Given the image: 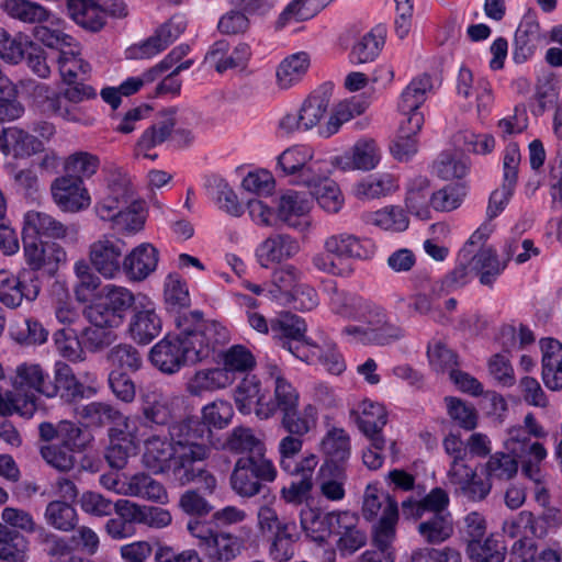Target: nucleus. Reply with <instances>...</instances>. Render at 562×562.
<instances>
[{"instance_id":"3c124183","label":"nucleus","mask_w":562,"mask_h":562,"mask_svg":"<svg viewBox=\"0 0 562 562\" xmlns=\"http://www.w3.org/2000/svg\"><path fill=\"white\" fill-rule=\"evenodd\" d=\"M74 272L77 282L74 286L76 300L80 303L89 302L101 285L100 278L91 270V265L81 259L75 262Z\"/></svg>"},{"instance_id":"0eeeda50","label":"nucleus","mask_w":562,"mask_h":562,"mask_svg":"<svg viewBox=\"0 0 562 562\" xmlns=\"http://www.w3.org/2000/svg\"><path fill=\"white\" fill-rule=\"evenodd\" d=\"M127 244L114 234H103L89 246L91 267L104 279H115L123 268Z\"/></svg>"},{"instance_id":"1a4fd4ad","label":"nucleus","mask_w":562,"mask_h":562,"mask_svg":"<svg viewBox=\"0 0 562 562\" xmlns=\"http://www.w3.org/2000/svg\"><path fill=\"white\" fill-rule=\"evenodd\" d=\"M432 89L430 76L422 75L414 78L401 94L398 109L406 119L401 123L400 133L415 137L424 124V115L419 112L427 93Z\"/></svg>"},{"instance_id":"4468645a","label":"nucleus","mask_w":562,"mask_h":562,"mask_svg":"<svg viewBox=\"0 0 562 562\" xmlns=\"http://www.w3.org/2000/svg\"><path fill=\"white\" fill-rule=\"evenodd\" d=\"M76 234L74 225H65L46 212L31 210L24 215L22 235L26 238L66 239L74 238Z\"/></svg>"},{"instance_id":"603ef678","label":"nucleus","mask_w":562,"mask_h":562,"mask_svg":"<svg viewBox=\"0 0 562 562\" xmlns=\"http://www.w3.org/2000/svg\"><path fill=\"white\" fill-rule=\"evenodd\" d=\"M467 554L473 562H503L506 554V547L493 536L484 541L470 540L467 546Z\"/></svg>"},{"instance_id":"c9c22d12","label":"nucleus","mask_w":562,"mask_h":562,"mask_svg":"<svg viewBox=\"0 0 562 562\" xmlns=\"http://www.w3.org/2000/svg\"><path fill=\"white\" fill-rule=\"evenodd\" d=\"M68 48L69 49H61V52L58 53L56 61L63 81L67 85H74L78 80L86 79L91 67L89 63L81 57L77 43L76 46Z\"/></svg>"},{"instance_id":"6ab92c4d","label":"nucleus","mask_w":562,"mask_h":562,"mask_svg":"<svg viewBox=\"0 0 562 562\" xmlns=\"http://www.w3.org/2000/svg\"><path fill=\"white\" fill-rule=\"evenodd\" d=\"M159 251L149 243H143L124 255L122 271L128 280L140 282L156 271Z\"/></svg>"},{"instance_id":"20e7f679","label":"nucleus","mask_w":562,"mask_h":562,"mask_svg":"<svg viewBox=\"0 0 562 562\" xmlns=\"http://www.w3.org/2000/svg\"><path fill=\"white\" fill-rule=\"evenodd\" d=\"M278 475L277 468L267 454L240 457L231 474V486L241 497L258 495L263 486L272 483Z\"/></svg>"},{"instance_id":"49530a36","label":"nucleus","mask_w":562,"mask_h":562,"mask_svg":"<svg viewBox=\"0 0 562 562\" xmlns=\"http://www.w3.org/2000/svg\"><path fill=\"white\" fill-rule=\"evenodd\" d=\"M470 269L480 274V281L484 285H491L495 278L506 267V261H498L496 252L491 248H484L469 257Z\"/></svg>"},{"instance_id":"69168bd1","label":"nucleus","mask_w":562,"mask_h":562,"mask_svg":"<svg viewBox=\"0 0 562 562\" xmlns=\"http://www.w3.org/2000/svg\"><path fill=\"white\" fill-rule=\"evenodd\" d=\"M243 539L227 532L217 533L206 553L218 561H231L236 559L244 550Z\"/></svg>"},{"instance_id":"6e6d98bb","label":"nucleus","mask_w":562,"mask_h":562,"mask_svg":"<svg viewBox=\"0 0 562 562\" xmlns=\"http://www.w3.org/2000/svg\"><path fill=\"white\" fill-rule=\"evenodd\" d=\"M418 532L430 543L442 542L453 533L450 513L430 515L418 525Z\"/></svg>"},{"instance_id":"c756f323","label":"nucleus","mask_w":562,"mask_h":562,"mask_svg":"<svg viewBox=\"0 0 562 562\" xmlns=\"http://www.w3.org/2000/svg\"><path fill=\"white\" fill-rule=\"evenodd\" d=\"M67 10L70 18L88 31L98 32L105 24V13L100 0H68Z\"/></svg>"},{"instance_id":"b1692460","label":"nucleus","mask_w":562,"mask_h":562,"mask_svg":"<svg viewBox=\"0 0 562 562\" xmlns=\"http://www.w3.org/2000/svg\"><path fill=\"white\" fill-rule=\"evenodd\" d=\"M324 248L328 254H333L337 258L361 260L372 257L375 250L370 239H360L348 233L327 237L324 241Z\"/></svg>"},{"instance_id":"e2e57ef3","label":"nucleus","mask_w":562,"mask_h":562,"mask_svg":"<svg viewBox=\"0 0 562 562\" xmlns=\"http://www.w3.org/2000/svg\"><path fill=\"white\" fill-rule=\"evenodd\" d=\"M36 541L42 547V550L52 559L67 558L75 551L70 538L60 537L44 527L38 528Z\"/></svg>"},{"instance_id":"e433bc0d","label":"nucleus","mask_w":562,"mask_h":562,"mask_svg":"<svg viewBox=\"0 0 562 562\" xmlns=\"http://www.w3.org/2000/svg\"><path fill=\"white\" fill-rule=\"evenodd\" d=\"M126 496L138 497L150 502L166 503L168 494L164 485L144 472L127 476Z\"/></svg>"},{"instance_id":"4d7b16f0","label":"nucleus","mask_w":562,"mask_h":562,"mask_svg":"<svg viewBox=\"0 0 562 562\" xmlns=\"http://www.w3.org/2000/svg\"><path fill=\"white\" fill-rule=\"evenodd\" d=\"M272 329L280 331V344L288 350L290 341L294 346L305 338L306 324L297 315L284 313L272 324Z\"/></svg>"},{"instance_id":"f8f14e48","label":"nucleus","mask_w":562,"mask_h":562,"mask_svg":"<svg viewBox=\"0 0 562 562\" xmlns=\"http://www.w3.org/2000/svg\"><path fill=\"white\" fill-rule=\"evenodd\" d=\"M135 201L131 180L121 172L113 173L104 192V195L95 205L97 215L102 221H112L119 211L133 204Z\"/></svg>"},{"instance_id":"8fccbe9b","label":"nucleus","mask_w":562,"mask_h":562,"mask_svg":"<svg viewBox=\"0 0 562 562\" xmlns=\"http://www.w3.org/2000/svg\"><path fill=\"white\" fill-rule=\"evenodd\" d=\"M49 381L48 373L38 363L24 362L16 367L13 386L16 393L34 390L43 394Z\"/></svg>"},{"instance_id":"393cba45","label":"nucleus","mask_w":562,"mask_h":562,"mask_svg":"<svg viewBox=\"0 0 562 562\" xmlns=\"http://www.w3.org/2000/svg\"><path fill=\"white\" fill-rule=\"evenodd\" d=\"M46 397L59 395L67 402L83 396V385L77 380L71 368L65 362H56L54 379L47 382L43 390Z\"/></svg>"},{"instance_id":"2eb2a0df","label":"nucleus","mask_w":562,"mask_h":562,"mask_svg":"<svg viewBox=\"0 0 562 562\" xmlns=\"http://www.w3.org/2000/svg\"><path fill=\"white\" fill-rule=\"evenodd\" d=\"M179 396L165 394L157 387H147L140 395L142 414L146 423L168 425L176 416Z\"/></svg>"},{"instance_id":"052dcab7","label":"nucleus","mask_w":562,"mask_h":562,"mask_svg":"<svg viewBox=\"0 0 562 562\" xmlns=\"http://www.w3.org/2000/svg\"><path fill=\"white\" fill-rule=\"evenodd\" d=\"M364 220L367 223L385 231L403 232L408 227V218L404 211L396 206L367 213Z\"/></svg>"},{"instance_id":"473e14b6","label":"nucleus","mask_w":562,"mask_h":562,"mask_svg":"<svg viewBox=\"0 0 562 562\" xmlns=\"http://www.w3.org/2000/svg\"><path fill=\"white\" fill-rule=\"evenodd\" d=\"M311 65L310 55L305 52L294 53L285 57L277 67V86L288 90L302 81Z\"/></svg>"},{"instance_id":"aec40b11","label":"nucleus","mask_w":562,"mask_h":562,"mask_svg":"<svg viewBox=\"0 0 562 562\" xmlns=\"http://www.w3.org/2000/svg\"><path fill=\"white\" fill-rule=\"evenodd\" d=\"M300 251L299 241L288 234H272L256 248V258L262 268L281 263Z\"/></svg>"},{"instance_id":"4c0bfd02","label":"nucleus","mask_w":562,"mask_h":562,"mask_svg":"<svg viewBox=\"0 0 562 562\" xmlns=\"http://www.w3.org/2000/svg\"><path fill=\"white\" fill-rule=\"evenodd\" d=\"M232 385L220 367L201 369L187 382L186 390L192 396H202Z\"/></svg>"},{"instance_id":"f03ea898","label":"nucleus","mask_w":562,"mask_h":562,"mask_svg":"<svg viewBox=\"0 0 562 562\" xmlns=\"http://www.w3.org/2000/svg\"><path fill=\"white\" fill-rule=\"evenodd\" d=\"M362 516L373 521V543L375 551L362 554V562H393L395 552L392 543L396 536L398 520L397 502L378 484H368L362 499Z\"/></svg>"},{"instance_id":"7ed1b4c3","label":"nucleus","mask_w":562,"mask_h":562,"mask_svg":"<svg viewBox=\"0 0 562 562\" xmlns=\"http://www.w3.org/2000/svg\"><path fill=\"white\" fill-rule=\"evenodd\" d=\"M177 334L188 349L189 361L194 363L210 357L227 338V330L214 321H203L200 312L183 313L177 319Z\"/></svg>"},{"instance_id":"2f4dec72","label":"nucleus","mask_w":562,"mask_h":562,"mask_svg":"<svg viewBox=\"0 0 562 562\" xmlns=\"http://www.w3.org/2000/svg\"><path fill=\"white\" fill-rule=\"evenodd\" d=\"M542 38L543 35L536 16L533 14L525 15L515 33V59L524 61L530 57Z\"/></svg>"},{"instance_id":"ea45409f","label":"nucleus","mask_w":562,"mask_h":562,"mask_svg":"<svg viewBox=\"0 0 562 562\" xmlns=\"http://www.w3.org/2000/svg\"><path fill=\"white\" fill-rule=\"evenodd\" d=\"M60 25L61 21L50 14L48 21L38 23L33 29V36L43 45L58 49V53L67 47L76 46L74 37L65 33Z\"/></svg>"},{"instance_id":"4be33fe9","label":"nucleus","mask_w":562,"mask_h":562,"mask_svg":"<svg viewBox=\"0 0 562 562\" xmlns=\"http://www.w3.org/2000/svg\"><path fill=\"white\" fill-rule=\"evenodd\" d=\"M186 27L187 21L183 15H172L157 29L153 36L137 47V56L149 58L157 55L173 43L184 32Z\"/></svg>"},{"instance_id":"39448f33","label":"nucleus","mask_w":562,"mask_h":562,"mask_svg":"<svg viewBox=\"0 0 562 562\" xmlns=\"http://www.w3.org/2000/svg\"><path fill=\"white\" fill-rule=\"evenodd\" d=\"M135 304L134 293L121 285L105 284L100 302L86 310L90 324L98 326H120L126 312Z\"/></svg>"},{"instance_id":"72a5a7b5","label":"nucleus","mask_w":562,"mask_h":562,"mask_svg":"<svg viewBox=\"0 0 562 562\" xmlns=\"http://www.w3.org/2000/svg\"><path fill=\"white\" fill-rule=\"evenodd\" d=\"M78 414L91 427L115 425L124 426L125 429L128 428V418L109 403L91 402L82 406Z\"/></svg>"},{"instance_id":"423d86ee","label":"nucleus","mask_w":562,"mask_h":562,"mask_svg":"<svg viewBox=\"0 0 562 562\" xmlns=\"http://www.w3.org/2000/svg\"><path fill=\"white\" fill-rule=\"evenodd\" d=\"M505 449L521 464V473L535 483H543L541 464L548 456L539 441H532L520 426L510 427L504 441Z\"/></svg>"},{"instance_id":"dca6fc26","label":"nucleus","mask_w":562,"mask_h":562,"mask_svg":"<svg viewBox=\"0 0 562 562\" xmlns=\"http://www.w3.org/2000/svg\"><path fill=\"white\" fill-rule=\"evenodd\" d=\"M40 293L36 279H25V274L14 276L8 270H0V302L9 308L19 307L23 300L34 301Z\"/></svg>"},{"instance_id":"5701e85b","label":"nucleus","mask_w":562,"mask_h":562,"mask_svg":"<svg viewBox=\"0 0 562 562\" xmlns=\"http://www.w3.org/2000/svg\"><path fill=\"white\" fill-rule=\"evenodd\" d=\"M176 110L164 111L160 116L140 135L136 146L135 155L155 159L157 155L148 151L166 142L176 126Z\"/></svg>"},{"instance_id":"de8ad7c7","label":"nucleus","mask_w":562,"mask_h":562,"mask_svg":"<svg viewBox=\"0 0 562 562\" xmlns=\"http://www.w3.org/2000/svg\"><path fill=\"white\" fill-rule=\"evenodd\" d=\"M1 8L10 18L23 23H44L50 18L46 8L30 0H4Z\"/></svg>"},{"instance_id":"9b49d317","label":"nucleus","mask_w":562,"mask_h":562,"mask_svg":"<svg viewBox=\"0 0 562 562\" xmlns=\"http://www.w3.org/2000/svg\"><path fill=\"white\" fill-rule=\"evenodd\" d=\"M331 308L336 314L363 323L370 329L382 326L386 318V313L381 306L353 295H335L331 299Z\"/></svg>"},{"instance_id":"a878e982","label":"nucleus","mask_w":562,"mask_h":562,"mask_svg":"<svg viewBox=\"0 0 562 562\" xmlns=\"http://www.w3.org/2000/svg\"><path fill=\"white\" fill-rule=\"evenodd\" d=\"M161 330V321L153 303L148 302L142 308L136 307L130 325L131 337L138 344L147 345L155 339Z\"/></svg>"},{"instance_id":"ddd939ff","label":"nucleus","mask_w":562,"mask_h":562,"mask_svg":"<svg viewBox=\"0 0 562 562\" xmlns=\"http://www.w3.org/2000/svg\"><path fill=\"white\" fill-rule=\"evenodd\" d=\"M50 193L55 204L64 212H79L90 204L83 181L72 175L56 178L50 184Z\"/></svg>"},{"instance_id":"cd10ccee","label":"nucleus","mask_w":562,"mask_h":562,"mask_svg":"<svg viewBox=\"0 0 562 562\" xmlns=\"http://www.w3.org/2000/svg\"><path fill=\"white\" fill-rule=\"evenodd\" d=\"M542 380L552 391L562 390V344L553 338L541 341Z\"/></svg>"},{"instance_id":"338daca9","label":"nucleus","mask_w":562,"mask_h":562,"mask_svg":"<svg viewBox=\"0 0 562 562\" xmlns=\"http://www.w3.org/2000/svg\"><path fill=\"white\" fill-rule=\"evenodd\" d=\"M301 527L306 535L317 542H323L329 535L330 528H327L329 513L321 514L317 509L306 507L301 510Z\"/></svg>"},{"instance_id":"37998d69","label":"nucleus","mask_w":562,"mask_h":562,"mask_svg":"<svg viewBox=\"0 0 562 562\" xmlns=\"http://www.w3.org/2000/svg\"><path fill=\"white\" fill-rule=\"evenodd\" d=\"M304 273L294 265H283L273 270L271 274V288L268 291L272 299H284L303 281Z\"/></svg>"},{"instance_id":"79ce46f5","label":"nucleus","mask_w":562,"mask_h":562,"mask_svg":"<svg viewBox=\"0 0 562 562\" xmlns=\"http://www.w3.org/2000/svg\"><path fill=\"white\" fill-rule=\"evenodd\" d=\"M234 400L241 414H250L257 411L261 404H267L260 392V381L256 375H246L237 385Z\"/></svg>"},{"instance_id":"f704fd0d","label":"nucleus","mask_w":562,"mask_h":562,"mask_svg":"<svg viewBox=\"0 0 562 562\" xmlns=\"http://www.w3.org/2000/svg\"><path fill=\"white\" fill-rule=\"evenodd\" d=\"M316 480L319 492L326 499L338 502L345 497L347 476L342 467L323 463L318 470Z\"/></svg>"},{"instance_id":"bf43d9fd","label":"nucleus","mask_w":562,"mask_h":562,"mask_svg":"<svg viewBox=\"0 0 562 562\" xmlns=\"http://www.w3.org/2000/svg\"><path fill=\"white\" fill-rule=\"evenodd\" d=\"M297 539L296 525L293 521L284 522L283 528L276 533L270 547V555L277 562H288L294 557V543Z\"/></svg>"},{"instance_id":"412c9836","label":"nucleus","mask_w":562,"mask_h":562,"mask_svg":"<svg viewBox=\"0 0 562 562\" xmlns=\"http://www.w3.org/2000/svg\"><path fill=\"white\" fill-rule=\"evenodd\" d=\"M0 150L15 158H27L44 151L43 142L31 133L18 127L0 130Z\"/></svg>"},{"instance_id":"9d476101","label":"nucleus","mask_w":562,"mask_h":562,"mask_svg":"<svg viewBox=\"0 0 562 562\" xmlns=\"http://www.w3.org/2000/svg\"><path fill=\"white\" fill-rule=\"evenodd\" d=\"M350 417L371 441L372 447L379 450L384 449L386 441L382 429L387 423V412L382 404L363 400L350 411Z\"/></svg>"},{"instance_id":"0e129e2a","label":"nucleus","mask_w":562,"mask_h":562,"mask_svg":"<svg viewBox=\"0 0 562 562\" xmlns=\"http://www.w3.org/2000/svg\"><path fill=\"white\" fill-rule=\"evenodd\" d=\"M108 362L121 372H135L140 369L143 360L138 350L126 344L117 345L106 355Z\"/></svg>"},{"instance_id":"13d9d810","label":"nucleus","mask_w":562,"mask_h":562,"mask_svg":"<svg viewBox=\"0 0 562 562\" xmlns=\"http://www.w3.org/2000/svg\"><path fill=\"white\" fill-rule=\"evenodd\" d=\"M37 396L33 393L22 395L21 393L8 392L2 395L0 392V416H11L18 413L23 417H32L37 408Z\"/></svg>"},{"instance_id":"58836bf2","label":"nucleus","mask_w":562,"mask_h":562,"mask_svg":"<svg viewBox=\"0 0 562 562\" xmlns=\"http://www.w3.org/2000/svg\"><path fill=\"white\" fill-rule=\"evenodd\" d=\"M311 206L312 201L305 193L289 190L279 198L277 215L289 226H295V220L307 214Z\"/></svg>"},{"instance_id":"c85d7f7f","label":"nucleus","mask_w":562,"mask_h":562,"mask_svg":"<svg viewBox=\"0 0 562 562\" xmlns=\"http://www.w3.org/2000/svg\"><path fill=\"white\" fill-rule=\"evenodd\" d=\"M213 432L205 427L202 431L200 439L196 441V445H199L200 449V456L191 460L189 463V469L192 471V477H189L186 482L184 481H177L181 486L188 485L196 480L203 485L204 490L212 494L214 490L216 488V479L215 476L210 473L207 470L203 468H198L195 464L203 462L207 460L215 448V442L213 440Z\"/></svg>"},{"instance_id":"09e8293b","label":"nucleus","mask_w":562,"mask_h":562,"mask_svg":"<svg viewBox=\"0 0 562 562\" xmlns=\"http://www.w3.org/2000/svg\"><path fill=\"white\" fill-rule=\"evenodd\" d=\"M398 188L395 177L391 173L369 176L355 186V195L360 200H373L394 192Z\"/></svg>"},{"instance_id":"a19ab883","label":"nucleus","mask_w":562,"mask_h":562,"mask_svg":"<svg viewBox=\"0 0 562 562\" xmlns=\"http://www.w3.org/2000/svg\"><path fill=\"white\" fill-rule=\"evenodd\" d=\"M317 409L312 404H306L302 409L292 408L281 414L280 425L288 434L307 435L316 427Z\"/></svg>"},{"instance_id":"680f3d73","label":"nucleus","mask_w":562,"mask_h":562,"mask_svg":"<svg viewBox=\"0 0 562 562\" xmlns=\"http://www.w3.org/2000/svg\"><path fill=\"white\" fill-rule=\"evenodd\" d=\"M518 472V461L507 452H495L485 463V473L488 480L509 481Z\"/></svg>"},{"instance_id":"f257e3e1","label":"nucleus","mask_w":562,"mask_h":562,"mask_svg":"<svg viewBox=\"0 0 562 562\" xmlns=\"http://www.w3.org/2000/svg\"><path fill=\"white\" fill-rule=\"evenodd\" d=\"M205 426L194 419L172 423L168 428L170 441L159 436H151L144 442L142 463L154 474L171 472L175 481L192 477L189 463L200 456L199 445Z\"/></svg>"},{"instance_id":"bb28decb","label":"nucleus","mask_w":562,"mask_h":562,"mask_svg":"<svg viewBox=\"0 0 562 562\" xmlns=\"http://www.w3.org/2000/svg\"><path fill=\"white\" fill-rule=\"evenodd\" d=\"M223 448L243 457H258L266 454L263 439L250 427H234L226 436Z\"/></svg>"},{"instance_id":"c03bdc74","label":"nucleus","mask_w":562,"mask_h":562,"mask_svg":"<svg viewBox=\"0 0 562 562\" xmlns=\"http://www.w3.org/2000/svg\"><path fill=\"white\" fill-rule=\"evenodd\" d=\"M321 450L327 458L324 463H344L350 457V438L342 428L334 427L322 439Z\"/></svg>"},{"instance_id":"f3484780","label":"nucleus","mask_w":562,"mask_h":562,"mask_svg":"<svg viewBox=\"0 0 562 562\" xmlns=\"http://www.w3.org/2000/svg\"><path fill=\"white\" fill-rule=\"evenodd\" d=\"M270 376L273 379L274 391L273 400L267 404H261L257 411V417L268 419L276 412L281 414L295 407H300V393L280 372L277 367L270 370Z\"/></svg>"},{"instance_id":"774afa93","label":"nucleus","mask_w":562,"mask_h":562,"mask_svg":"<svg viewBox=\"0 0 562 562\" xmlns=\"http://www.w3.org/2000/svg\"><path fill=\"white\" fill-rule=\"evenodd\" d=\"M31 43L22 35L12 37L3 27H0V58L4 61L19 64L24 58Z\"/></svg>"},{"instance_id":"864d4df0","label":"nucleus","mask_w":562,"mask_h":562,"mask_svg":"<svg viewBox=\"0 0 562 562\" xmlns=\"http://www.w3.org/2000/svg\"><path fill=\"white\" fill-rule=\"evenodd\" d=\"M234 416V409L229 402L224 400H215L202 407L201 419L198 417H188L203 424L212 432V428L223 429L229 425Z\"/></svg>"},{"instance_id":"a18cd8bd","label":"nucleus","mask_w":562,"mask_h":562,"mask_svg":"<svg viewBox=\"0 0 562 562\" xmlns=\"http://www.w3.org/2000/svg\"><path fill=\"white\" fill-rule=\"evenodd\" d=\"M330 102L328 89L313 91L302 103L299 112L305 131H310L325 117Z\"/></svg>"},{"instance_id":"5fc2aeb1","label":"nucleus","mask_w":562,"mask_h":562,"mask_svg":"<svg viewBox=\"0 0 562 562\" xmlns=\"http://www.w3.org/2000/svg\"><path fill=\"white\" fill-rule=\"evenodd\" d=\"M44 517L49 526L64 532L75 530L78 524L76 509L69 503L61 501L48 503Z\"/></svg>"},{"instance_id":"6e6552de","label":"nucleus","mask_w":562,"mask_h":562,"mask_svg":"<svg viewBox=\"0 0 562 562\" xmlns=\"http://www.w3.org/2000/svg\"><path fill=\"white\" fill-rule=\"evenodd\" d=\"M32 98L35 105L44 114L82 125L93 123V117L83 108L72 104L63 92L54 90L46 83H34Z\"/></svg>"},{"instance_id":"7c9ffc66","label":"nucleus","mask_w":562,"mask_h":562,"mask_svg":"<svg viewBox=\"0 0 562 562\" xmlns=\"http://www.w3.org/2000/svg\"><path fill=\"white\" fill-rule=\"evenodd\" d=\"M221 363L220 368L233 384L239 375H248L256 367V359L245 346L234 345L221 353Z\"/></svg>"},{"instance_id":"a211bd4d","label":"nucleus","mask_w":562,"mask_h":562,"mask_svg":"<svg viewBox=\"0 0 562 562\" xmlns=\"http://www.w3.org/2000/svg\"><path fill=\"white\" fill-rule=\"evenodd\" d=\"M187 352L177 335H167L151 348L150 361L161 372L173 374L190 362Z\"/></svg>"}]
</instances>
